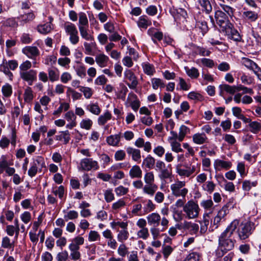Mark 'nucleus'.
<instances>
[{"mask_svg":"<svg viewBox=\"0 0 261 261\" xmlns=\"http://www.w3.org/2000/svg\"><path fill=\"white\" fill-rule=\"evenodd\" d=\"M239 224V221L234 220L219 237V246L216 251L218 257H222L234 248L236 240L232 238V236Z\"/></svg>","mask_w":261,"mask_h":261,"instance_id":"1","label":"nucleus"},{"mask_svg":"<svg viewBox=\"0 0 261 261\" xmlns=\"http://www.w3.org/2000/svg\"><path fill=\"white\" fill-rule=\"evenodd\" d=\"M255 229V224L249 221L242 223L239 227L237 232L240 240H244L248 238Z\"/></svg>","mask_w":261,"mask_h":261,"instance_id":"2","label":"nucleus"},{"mask_svg":"<svg viewBox=\"0 0 261 261\" xmlns=\"http://www.w3.org/2000/svg\"><path fill=\"white\" fill-rule=\"evenodd\" d=\"M183 211L189 219H194L198 217L199 208L194 201L190 200L184 206Z\"/></svg>","mask_w":261,"mask_h":261,"instance_id":"3","label":"nucleus"},{"mask_svg":"<svg viewBox=\"0 0 261 261\" xmlns=\"http://www.w3.org/2000/svg\"><path fill=\"white\" fill-rule=\"evenodd\" d=\"M185 185V182L181 181H178L176 183L172 184L171 190L172 194L176 197L182 196L185 199L188 191L186 188L181 189Z\"/></svg>","mask_w":261,"mask_h":261,"instance_id":"4","label":"nucleus"},{"mask_svg":"<svg viewBox=\"0 0 261 261\" xmlns=\"http://www.w3.org/2000/svg\"><path fill=\"white\" fill-rule=\"evenodd\" d=\"M80 165L82 170L90 171L91 170H97L99 166L96 161L93 160L92 158H85L81 160Z\"/></svg>","mask_w":261,"mask_h":261,"instance_id":"5","label":"nucleus"},{"mask_svg":"<svg viewBox=\"0 0 261 261\" xmlns=\"http://www.w3.org/2000/svg\"><path fill=\"white\" fill-rule=\"evenodd\" d=\"M124 75L125 79L129 81V82H125L128 87L131 89H136L138 85V81L134 73L130 70L127 69L124 71Z\"/></svg>","mask_w":261,"mask_h":261,"instance_id":"6","label":"nucleus"},{"mask_svg":"<svg viewBox=\"0 0 261 261\" xmlns=\"http://www.w3.org/2000/svg\"><path fill=\"white\" fill-rule=\"evenodd\" d=\"M215 18L217 24L221 28L222 30L224 29L225 25H227L228 23H230L227 14L222 10H217L215 12Z\"/></svg>","mask_w":261,"mask_h":261,"instance_id":"7","label":"nucleus"},{"mask_svg":"<svg viewBox=\"0 0 261 261\" xmlns=\"http://www.w3.org/2000/svg\"><path fill=\"white\" fill-rule=\"evenodd\" d=\"M20 75L21 78L27 82L29 85H32L33 82L37 80V71L33 69L20 72Z\"/></svg>","mask_w":261,"mask_h":261,"instance_id":"8","label":"nucleus"},{"mask_svg":"<svg viewBox=\"0 0 261 261\" xmlns=\"http://www.w3.org/2000/svg\"><path fill=\"white\" fill-rule=\"evenodd\" d=\"M35 17L36 16L34 12L31 11L29 12H25L22 14H20L17 17V19L19 20L20 25L24 26L27 24L31 23Z\"/></svg>","mask_w":261,"mask_h":261,"instance_id":"9","label":"nucleus"},{"mask_svg":"<svg viewBox=\"0 0 261 261\" xmlns=\"http://www.w3.org/2000/svg\"><path fill=\"white\" fill-rule=\"evenodd\" d=\"M22 52L29 58L35 59L39 55V50L36 46H26L22 49Z\"/></svg>","mask_w":261,"mask_h":261,"instance_id":"10","label":"nucleus"},{"mask_svg":"<svg viewBox=\"0 0 261 261\" xmlns=\"http://www.w3.org/2000/svg\"><path fill=\"white\" fill-rule=\"evenodd\" d=\"M127 101L130 103L132 108L135 111H137L140 106V101L137 98V95L133 92L128 94Z\"/></svg>","mask_w":261,"mask_h":261,"instance_id":"11","label":"nucleus"},{"mask_svg":"<svg viewBox=\"0 0 261 261\" xmlns=\"http://www.w3.org/2000/svg\"><path fill=\"white\" fill-rule=\"evenodd\" d=\"M147 220L149 225L157 227L160 224L161 217L159 214L153 213L147 217Z\"/></svg>","mask_w":261,"mask_h":261,"instance_id":"12","label":"nucleus"},{"mask_svg":"<svg viewBox=\"0 0 261 261\" xmlns=\"http://www.w3.org/2000/svg\"><path fill=\"white\" fill-rule=\"evenodd\" d=\"M126 151L129 155L132 156V158L134 161L137 162H140L141 156L139 149L128 147L126 148Z\"/></svg>","mask_w":261,"mask_h":261,"instance_id":"13","label":"nucleus"},{"mask_svg":"<svg viewBox=\"0 0 261 261\" xmlns=\"http://www.w3.org/2000/svg\"><path fill=\"white\" fill-rule=\"evenodd\" d=\"M201 10L206 14H210L212 11V5L209 0H198Z\"/></svg>","mask_w":261,"mask_h":261,"instance_id":"14","label":"nucleus"},{"mask_svg":"<svg viewBox=\"0 0 261 261\" xmlns=\"http://www.w3.org/2000/svg\"><path fill=\"white\" fill-rule=\"evenodd\" d=\"M193 142L198 145L204 144L207 141V137L204 133H197L193 136Z\"/></svg>","mask_w":261,"mask_h":261,"instance_id":"15","label":"nucleus"},{"mask_svg":"<svg viewBox=\"0 0 261 261\" xmlns=\"http://www.w3.org/2000/svg\"><path fill=\"white\" fill-rule=\"evenodd\" d=\"M137 24L139 28L146 29L151 25V21L146 15H142L139 17Z\"/></svg>","mask_w":261,"mask_h":261,"instance_id":"16","label":"nucleus"},{"mask_svg":"<svg viewBox=\"0 0 261 261\" xmlns=\"http://www.w3.org/2000/svg\"><path fill=\"white\" fill-rule=\"evenodd\" d=\"M129 175L132 178H139L142 177V171L139 166L134 165L130 169Z\"/></svg>","mask_w":261,"mask_h":261,"instance_id":"17","label":"nucleus"},{"mask_svg":"<svg viewBox=\"0 0 261 261\" xmlns=\"http://www.w3.org/2000/svg\"><path fill=\"white\" fill-rule=\"evenodd\" d=\"M109 60L108 56L104 54H99L96 56L95 58V61L96 63L100 67H104L107 65Z\"/></svg>","mask_w":261,"mask_h":261,"instance_id":"18","label":"nucleus"},{"mask_svg":"<svg viewBox=\"0 0 261 261\" xmlns=\"http://www.w3.org/2000/svg\"><path fill=\"white\" fill-rule=\"evenodd\" d=\"M242 16L245 19L250 21H255L258 18L257 14L251 11L244 12Z\"/></svg>","mask_w":261,"mask_h":261,"instance_id":"19","label":"nucleus"},{"mask_svg":"<svg viewBox=\"0 0 261 261\" xmlns=\"http://www.w3.org/2000/svg\"><path fill=\"white\" fill-rule=\"evenodd\" d=\"M120 134L111 135L107 137V142L110 145L117 146L120 142Z\"/></svg>","mask_w":261,"mask_h":261,"instance_id":"20","label":"nucleus"},{"mask_svg":"<svg viewBox=\"0 0 261 261\" xmlns=\"http://www.w3.org/2000/svg\"><path fill=\"white\" fill-rule=\"evenodd\" d=\"M214 166L216 168H221L225 169H229L231 166L230 162L224 161L221 160H216L214 162Z\"/></svg>","mask_w":261,"mask_h":261,"instance_id":"21","label":"nucleus"},{"mask_svg":"<svg viewBox=\"0 0 261 261\" xmlns=\"http://www.w3.org/2000/svg\"><path fill=\"white\" fill-rule=\"evenodd\" d=\"M222 31L225 32V34L229 38H231L232 36L236 34L235 32H238L237 30L234 29L233 24L231 23H228L227 25H225L224 29H222Z\"/></svg>","mask_w":261,"mask_h":261,"instance_id":"22","label":"nucleus"},{"mask_svg":"<svg viewBox=\"0 0 261 261\" xmlns=\"http://www.w3.org/2000/svg\"><path fill=\"white\" fill-rule=\"evenodd\" d=\"M88 27H79V29L80 32V34L82 37L86 40H93V37L88 32Z\"/></svg>","mask_w":261,"mask_h":261,"instance_id":"23","label":"nucleus"},{"mask_svg":"<svg viewBox=\"0 0 261 261\" xmlns=\"http://www.w3.org/2000/svg\"><path fill=\"white\" fill-rule=\"evenodd\" d=\"M155 164V159L150 155H148L143 161L142 165L150 169H152Z\"/></svg>","mask_w":261,"mask_h":261,"instance_id":"24","label":"nucleus"},{"mask_svg":"<svg viewBox=\"0 0 261 261\" xmlns=\"http://www.w3.org/2000/svg\"><path fill=\"white\" fill-rule=\"evenodd\" d=\"M242 61L243 65H244V66L247 68L252 70L253 71L255 69H256V67L258 66L255 62L248 58H243Z\"/></svg>","mask_w":261,"mask_h":261,"instance_id":"25","label":"nucleus"},{"mask_svg":"<svg viewBox=\"0 0 261 261\" xmlns=\"http://www.w3.org/2000/svg\"><path fill=\"white\" fill-rule=\"evenodd\" d=\"M61 134L56 136V139L57 140L61 141L62 139H64V143L67 144L70 140V134L68 130L61 132Z\"/></svg>","mask_w":261,"mask_h":261,"instance_id":"26","label":"nucleus"},{"mask_svg":"<svg viewBox=\"0 0 261 261\" xmlns=\"http://www.w3.org/2000/svg\"><path fill=\"white\" fill-rule=\"evenodd\" d=\"M64 28L65 32L70 36L74 35L75 33H78V31L75 25L72 23L68 22L67 24H65Z\"/></svg>","mask_w":261,"mask_h":261,"instance_id":"27","label":"nucleus"},{"mask_svg":"<svg viewBox=\"0 0 261 261\" xmlns=\"http://www.w3.org/2000/svg\"><path fill=\"white\" fill-rule=\"evenodd\" d=\"M142 67L144 73L147 75H152L155 71L153 66L148 63H143Z\"/></svg>","mask_w":261,"mask_h":261,"instance_id":"28","label":"nucleus"},{"mask_svg":"<svg viewBox=\"0 0 261 261\" xmlns=\"http://www.w3.org/2000/svg\"><path fill=\"white\" fill-rule=\"evenodd\" d=\"M190 128L187 126L182 125L179 128V136L178 140L179 142L182 141L185 136L190 132Z\"/></svg>","mask_w":261,"mask_h":261,"instance_id":"29","label":"nucleus"},{"mask_svg":"<svg viewBox=\"0 0 261 261\" xmlns=\"http://www.w3.org/2000/svg\"><path fill=\"white\" fill-rule=\"evenodd\" d=\"M157 186L154 184L145 185L143 188V192L148 195L152 196L157 189Z\"/></svg>","mask_w":261,"mask_h":261,"instance_id":"30","label":"nucleus"},{"mask_svg":"<svg viewBox=\"0 0 261 261\" xmlns=\"http://www.w3.org/2000/svg\"><path fill=\"white\" fill-rule=\"evenodd\" d=\"M81 26L83 27H88V20L86 14L84 12L79 13V27Z\"/></svg>","mask_w":261,"mask_h":261,"instance_id":"31","label":"nucleus"},{"mask_svg":"<svg viewBox=\"0 0 261 261\" xmlns=\"http://www.w3.org/2000/svg\"><path fill=\"white\" fill-rule=\"evenodd\" d=\"M171 170H169L168 168H165L163 169V170L160 171L159 177L161 179L165 180L166 179L171 178Z\"/></svg>","mask_w":261,"mask_h":261,"instance_id":"32","label":"nucleus"},{"mask_svg":"<svg viewBox=\"0 0 261 261\" xmlns=\"http://www.w3.org/2000/svg\"><path fill=\"white\" fill-rule=\"evenodd\" d=\"M185 69L187 74L191 78L196 79L198 77L199 72L196 68L193 67L190 69L188 67H185Z\"/></svg>","mask_w":261,"mask_h":261,"instance_id":"33","label":"nucleus"},{"mask_svg":"<svg viewBox=\"0 0 261 261\" xmlns=\"http://www.w3.org/2000/svg\"><path fill=\"white\" fill-rule=\"evenodd\" d=\"M219 88L224 90L225 92L230 94H233L236 93V86H230L227 84H222L219 86Z\"/></svg>","mask_w":261,"mask_h":261,"instance_id":"34","label":"nucleus"},{"mask_svg":"<svg viewBox=\"0 0 261 261\" xmlns=\"http://www.w3.org/2000/svg\"><path fill=\"white\" fill-rule=\"evenodd\" d=\"M87 109L92 114L98 115L100 113V109L97 103H92L87 106Z\"/></svg>","mask_w":261,"mask_h":261,"instance_id":"35","label":"nucleus"},{"mask_svg":"<svg viewBox=\"0 0 261 261\" xmlns=\"http://www.w3.org/2000/svg\"><path fill=\"white\" fill-rule=\"evenodd\" d=\"M24 99L27 102H31L33 99V91L30 87H27L25 90Z\"/></svg>","mask_w":261,"mask_h":261,"instance_id":"36","label":"nucleus"},{"mask_svg":"<svg viewBox=\"0 0 261 261\" xmlns=\"http://www.w3.org/2000/svg\"><path fill=\"white\" fill-rule=\"evenodd\" d=\"M111 114L109 112H106L104 115H101L98 119V122L100 125H104L108 120L111 119Z\"/></svg>","mask_w":261,"mask_h":261,"instance_id":"37","label":"nucleus"},{"mask_svg":"<svg viewBox=\"0 0 261 261\" xmlns=\"http://www.w3.org/2000/svg\"><path fill=\"white\" fill-rule=\"evenodd\" d=\"M256 181L251 182L250 180H246L243 182L242 188L244 191H249L251 187H255L257 185Z\"/></svg>","mask_w":261,"mask_h":261,"instance_id":"38","label":"nucleus"},{"mask_svg":"<svg viewBox=\"0 0 261 261\" xmlns=\"http://www.w3.org/2000/svg\"><path fill=\"white\" fill-rule=\"evenodd\" d=\"M128 236L129 233L127 230H121L119 231V233L118 234V240L120 242H123V241L126 240L128 239Z\"/></svg>","mask_w":261,"mask_h":261,"instance_id":"39","label":"nucleus"},{"mask_svg":"<svg viewBox=\"0 0 261 261\" xmlns=\"http://www.w3.org/2000/svg\"><path fill=\"white\" fill-rule=\"evenodd\" d=\"M51 27L49 24L46 23L38 27V31L41 34H46L51 31Z\"/></svg>","mask_w":261,"mask_h":261,"instance_id":"40","label":"nucleus"},{"mask_svg":"<svg viewBox=\"0 0 261 261\" xmlns=\"http://www.w3.org/2000/svg\"><path fill=\"white\" fill-rule=\"evenodd\" d=\"M195 168L193 167L190 170H185L182 169H177V172L179 175L181 176H186L189 177L195 171Z\"/></svg>","mask_w":261,"mask_h":261,"instance_id":"41","label":"nucleus"},{"mask_svg":"<svg viewBox=\"0 0 261 261\" xmlns=\"http://www.w3.org/2000/svg\"><path fill=\"white\" fill-rule=\"evenodd\" d=\"M93 122L90 119H83L80 123V126L82 128L89 130L91 128Z\"/></svg>","mask_w":261,"mask_h":261,"instance_id":"42","label":"nucleus"},{"mask_svg":"<svg viewBox=\"0 0 261 261\" xmlns=\"http://www.w3.org/2000/svg\"><path fill=\"white\" fill-rule=\"evenodd\" d=\"M52 192L55 195H58L60 199H62L64 195V188L63 186H60L58 188H53L52 190Z\"/></svg>","mask_w":261,"mask_h":261,"instance_id":"43","label":"nucleus"},{"mask_svg":"<svg viewBox=\"0 0 261 261\" xmlns=\"http://www.w3.org/2000/svg\"><path fill=\"white\" fill-rule=\"evenodd\" d=\"M33 164L36 167L42 168L44 166L45 162L43 158L38 156L34 160Z\"/></svg>","mask_w":261,"mask_h":261,"instance_id":"44","label":"nucleus"},{"mask_svg":"<svg viewBox=\"0 0 261 261\" xmlns=\"http://www.w3.org/2000/svg\"><path fill=\"white\" fill-rule=\"evenodd\" d=\"M209 224V220L205 217H204L202 221L200 222V230L201 234H204L207 229V226Z\"/></svg>","mask_w":261,"mask_h":261,"instance_id":"45","label":"nucleus"},{"mask_svg":"<svg viewBox=\"0 0 261 261\" xmlns=\"http://www.w3.org/2000/svg\"><path fill=\"white\" fill-rule=\"evenodd\" d=\"M2 246L5 248H14V243H10V239L7 237H4L2 242Z\"/></svg>","mask_w":261,"mask_h":261,"instance_id":"46","label":"nucleus"},{"mask_svg":"<svg viewBox=\"0 0 261 261\" xmlns=\"http://www.w3.org/2000/svg\"><path fill=\"white\" fill-rule=\"evenodd\" d=\"M249 126L251 128V131L253 133H256L261 129V124L256 121L250 122Z\"/></svg>","mask_w":261,"mask_h":261,"instance_id":"47","label":"nucleus"},{"mask_svg":"<svg viewBox=\"0 0 261 261\" xmlns=\"http://www.w3.org/2000/svg\"><path fill=\"white\" fill-rule=\"evenodd\" d=\"M2 92L5 97H9L12 93V87L9 84H6L2 87Z\"/></svg>","mask_w":261,"mask_h":261,"instance_id":"48","label":"nucleus"},{"mask_svg":"<svg viewBox=\"0 0 261 261\" xmlns=\"http://www.w3.org/2000/svg\"><path fill=\"white\" fill-rule=\"evenodd\" d=\"M78 213L75 211H70L66 215L64 216V218L66 221L68 220H73L76 219L78 217Z\"/></svg>","mask_w":261,"mask_h":261,"instance_id":"49","label":"nucleus"},{"mask_svg":"<svg viewBox=\"0 0 261 261\" xmlns=\"http://www.w3.org/2000/svg\"><path fill=\"white\" fill-rule=\"evenodd\" d=\"M137 234L138 237L140 238H142L144 240L147 239L149 236L148 228H142L138 232Z\"/></svg>","mask_w":261,"mask_h":261,"instance_id":"50","label":"nucleus"},{"mask_svg":"<svg viewBox=\"0 0 261 261\" xmlns=\"http://www.w3.org/2000/svg\"><path fill=\"white\" fill-rule=\"evenodd\" d=\"M170 143L172 151L176 152L183 151L182 149L181 148V145L179 142H177L176 141H173L172 142H170Z\"/></svg>","mask_w":261,"mask_h":261,"instance_id":"51","label":"nucleus"},{"mask_svg":"<svg viewBox=\"0 0 261 261\" xmlns=\"http://www.w3.org/2000/svg\"><path fill=\"white\" fill-rule=\"evenodd\" d=\"M144 180L148 185L153 184L154 175L152 172H147L144 176Z\"/></svg>","mask_w":261,"mask_h":261,"instance_id":"52","label":"nucleus"},{"mask_svg":"<svg viewBox=\"0 0 261 261\" xmlns=\"http://www.w3.org/2000/svg\"><path fill=\"white\" fill-rule=\"evenodd\" d=\"M105 199L107 202H110L114 199V195L112 190H107L104 193Z\"/></svg>","mask_w":261,"mask_h":261,"instance_id":"53","label":"nucleus"},{"mask_svg":"<svg viewBox=\"0 0 261 261\" xmlns=\"http://www.w3.org/2000/svg\"><path fill=\"white\" fill-rule=\"evenodd\" d=\"M3 24L9 27H16L18 25L17 22L14 18L7 19L6 21H4Z\"/></svg>","mask_w":261,"mask_h":261,"instance_id":"54","label":"nucleus"},{"mask_svg":"<svg viewBox=\"0 0 261 261\" xmlns=\"http://www.w3.org/2000/svg\"><path fill=\"white\" fill-rule=\"evenodd\" d=\"M48 71L49 80L51 82L57 81L59 79V74L55 70L48 69Z\"/></svg>","mask_w":261,"mask_h":261,"instance_id":"55","label":"nucleus"},{"mask_svg":"<svg viewBox=\"0 0 261 261\" xmlns=\"http://www.w3.org/2000/svg\"><path fill=\"white\" fill-rule=\"evenodd\" d=\"M80 90L83 92L84 95L86 98H90L92 95V90L90 88L81 87Z\"/></svg>","mask_w":261,"mask_h":261,"instance_id":"56","label":"nucleus"},{"mask_svg":"<svg viewBox=\"0 0 261 261\" xmlns=\"http://www.w3.org/2000/svg\"><path fill=\"white\" fill-rule=\"evenodd\" d=\"M115 191L118 196H122L126 194L128 192V189L122 186H120L115 189Z\"/></svg>","mask_w":261,"mask_h":261,"instance_id":"57","label":"nucleus"},{"mask_svg":"<svg viewBox=\"0 0 261 261\" xmlns=\"http://www.w3.org/2000/svg\"><path fill=\"white\" fill-rule=\"evenodd\" d=\"M20 41L23 44H28L32 42V38L28 33H23L20 37Z\"/></svg>","mask_w":261,"mask_h":261,"instance_id":"58","label":"nucleus"},{"mask_svg":"<svg viewBox=\"0 0 261 261\" xmlns=\"http://www.w3.org/2000/svg\"><path fill=\"white\" fill-rule=\"evenodd\" d=\"M199 254L196 252H193L189 254L185 259L184 261H199Z\"/></svg>","mask_w":261,"mask_h":261,"instance_id":"59","label":"nucleus"},{"mask_svg":"<svg viewBox=\"0 0 261 261\" xmlns=\"http://www.w3.org/2000/svg\"><path fill=\"white\" fill-rule=\"evenodd\" d=\"M68 257V253L66 250L59 253L56 257L58 261H66Z\"/></svg>","mask_w":261,"mask_h":261,"instance_id":"60","label":"nucleus"},{"mask_svg":"<svg viewBox=\"0 0 261 261\" xmlns=\"http://www.w3.org/2000/svg\"><path fill=\"white\" fill-rule=\"evenodd\" d=\"M215 186V184L213 181H208L206 182L205 187L203 189L205 191L211 193L214 191Z\"/></svg>","mask_w":261,"mask_h":261,"instance_id":"61","label":"nucleus"},{"mask_svg":"<svg viewBox=\"0 0 261 261\" xmlns=\"http://www.w3.org/2000/svg\"><path fill=\"white\" fill-rule=\"evenodd\" d=\"M125 156V152L122 150H118L115 153V159L117 161L124 160Z\"/></svg>","mask_w":261,"mask_h":261,"instance_id":"62","label":"nucleus"},{"mask_svg":"<svg viewBox=\"0 0 261 261\" xmlns=\"http://www.w3.org/2000/svg\"><path fill=\"white\" fill-rule=\"evenodd\" d=\"M31 66L32 64L31 62L29 61H25L19 66V68L21 71L20 72L27 71L28 69L31 68Z\"/></svg>","mask_w":261,"mask_h":261,"instance_id":"63","label":"nucleus"},{"mask_svg":"<svg viewBox=\"0 0 261 261\" xmlns=\"http://www.w3.org/2000/svg\"><path fill=\"white\" fill-rule=\"evenodd\" d=\"M127 252V248L124 244H122L119 246L118 249V253L120 256L122 257L125 256Z\"/></svg>","mask_w":261,"mask_h":261,"instance_id":"64","label":"nucleus"}]
</instances>
